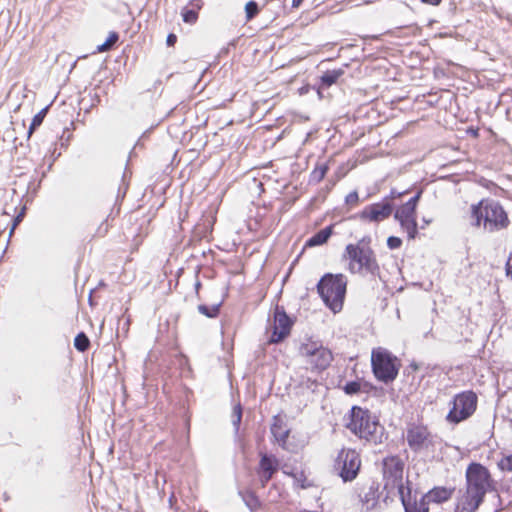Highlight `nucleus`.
I'll return each mask as SVG.
<instances>
[{
    "label": "nucleus",
    "mask_w": 512,
    "mask_h": 512,
    "mask_svg": "<svg viewBox=\"0 0 512 512\" xmlns=\"http://www.w3.org/2000/svg\"><path fill=\"white\" fill-rule=\"evenodd\" d=\"M332 360V352L321 344L315 356L308 363L317 369L324 370L330 365Z\"/></svg>",
    "instance_id": "nucleus-16"
},
{
    "label": "nucleus",
    "mask_w": 512,
    "mask_h": 512,
    "mask_svg": "<svg viewBox=\"0 0 512 512\" xmlns=\"http://www.w3.org/2000/svg\"><path fill=\"white\" fill-rule=\"evenodd\" d=\"M343 74V69H334L324 72L320 77V88H328L332 86Z\"/></svg>",
    "instance_id": "nucleus-21"
},
{
    "label": "nucleus",
    "mask_w": 512,
    "mask_h": 512,
    "mask_svg": "<svg viewBox=\"0 0 512 512\" xmlns=\"http://www.w3.org/2000/svg\"><path fill=\"white\" fill-rule=\"evenodd\" d=\"M347 395H354L362 391V384L359 381H349L343 387Z\"/></svg>",
    "instance_id": "nucleus-31"
},
{
    "label": "nucleus",
    "mask_w": 512,
    "mask_h": 512,
    "mask_svg": "<svg viewBox=\"0 0 512 512\" xmlns=\"http://www.w3.org/2000/svg\"><path fill=\"white\" fill-rule=\"evenodd\" d=\"M303 1L304 0H292V7L298 8L303 3Z\"/></svg>",
    "instance_id": "nucleus-46"
},
{
    "label": "nucleus",
    "mask_w": 512,
    "mask_h": 512,
    "mask_svg": "<svg viewBox=\"0 0 512 512\" xmlns=\"http://www.w3.org/2000/svg\"><path fill=\"white\" fill-rule=\"evenodd\" d=\"M423 220H424V222H425L426 224H429V223H430V220H428V219H423Z\"/></svg>",
    "instance_id": "nucleus-48"
},
{
    "label": "nucleus",
    "mask_w": 512,
    "mask_h": 512,
    "mask_svg": "<svg viewBox=\"0 0 512 512\" xmlns=\"http://www.w3.org/2000/svg\"><path fill=\"white\" fill-rule=\"evenodd\" d=\"M466 489L459 497L457 509L476 512L483 503L485 495L495 490V482L489 470L478 462H471L465 472Z\"/></svg>",
    "instance_id": "nucleus-1"
},
{
    "label": "nucleus",
    "mask_w": 512,
    "mask_h": 512,
    "mask_svg": "<svg viewBox=\"0 0 512 512\" xmlns=\"http://www.w3.org/2000/svg\"><path fill=\"white\" fill-rule=\"evenodd\" d=\"M24 213H25V207L22 208V210L19 214H22V217H24Z\"/></svg>",
    "instance_id": "nucleus-47"
},
{
    "label": "nucleus",
    "mask_w": 512,
    "mask_h": 512,
    "mask_svg": "<svg viewBox=\"0 0 512 512\" xmlns=\"http://www.w3.org/2000/svg\"><path fill=\"white\" fill-rule=\"evenodd\" d=\"M407 193H408V190L399 192L396 189H392L391 192H390V195L388 197H386L385 199H387V201L398 199V198L402 197L403 195H405Z\"/></svg>",
    "instance_id": "nucleus-39"
},
{
    "label": "nucleus",
    "mask_w": 512,
    "mask_h": 512,
    "mask_svg": "<svg viewBox=\"0 0 512 512\" xmlns=\"http://www.w3.org/2000/svg\"><path fill=\"white\" fill-rule=\"evenodd\" d=\"M353 434L368 442L377 444L382 442L384 428L379 424L376 417L372 416L368 409L353 406L350 413V420L346 424Z\"/></svg>",
    "instance_id": "nucleus-3"
},
{
    "label": "nucleus",
    "mask_w": 512,
    "mask_h": 512,
    "mask_svg": "<svg viewBox=\"0 0 512 512\" xmlns=\"http://www.w3.org/2000/svg\"><path fill=\"white\" fill-rule=\"evenodd\" d=\"M361 459L354 449H342L334 463V469L344 482L354 480L360 470Z\"/></svg>",
    "instance_id": "nucleus-10"
},
{
    "label": "nucleus",
    "mask_w": 512,
    "mask_h": 512,
    "mask_svg": "<svg viewBox=\"0 0 512 512\" xmlns=\"http://www.w3.org/2000/svg\"><path fill=\"white\" fill-rule=\"evenodd\" d=\"M347 289V278L343 274H324L318 284L317 292L324 304L334 313L340 312Z\"/></svg>",
    "instance_id": "nucleus-4"
},
{
    "label": "nucleus",
    "mask_w": 512,
    "mask_h": 512,
    "mask_svg": "<svg viewBox=\"0 0 512 512\" xmlns=\"http://www.w3.org/2000/svg\"><path fill=\"white\" fill-rule=\"evenodd\" d=\"M119 40V35L117 32H111L107 38V40L99 45L97 47V51L98 52H105V51H110L114 46L115 44L118 42Z\"/></svg>",
    "instance_id": "nucleus-27"
},
{
    "label": "nucleus",
    "mask_w": 512,
    "mask_h": 512,
    "mask_svg": "<svg viewBox=\"0 0 512 512\" xmlns=\"http://www.w3.org/2000/svg\"><path fill=\"white\" fill-rule=\"evenodd\" d=\"M221 304H222L221 302L218 304H214L212 306L200 304V305H198L197 309L200 314H202L208 318H216L220 313Z\"/></svg>",
    "instance_id": "nucleus-24"
},
{
    "label": "nucleus",
    "mask_w": 512,
    "mask_h": 512,
    "mask_svg": "<svg viewBox=\"0 0 512 512\" xmlns=\"http://www.w3.org/2000/svg\"><path fill=\"white\" fill-rule=\"evenodd\" d=\"M260 12L259 5L256 1L250 0L245 5V16L247 21H251Z\"/></svg>",
    "instance_id": "nucleus-28"
},
{
    "label": "nucleus",
    "mask_w": 512,
    "mask_h": 512,
    "mask_svg": "<svg viewBox=\"0 0 512 512\" xmlns=\"http://www.w3.org/2000/svg\"><path fill=\"white\" fill-rule=\"evenodd\" d=\"M416 217V208L408 203H404L394 213V218Z\"/></svg>",
    "instance_id": "nucleus-25"
},
{
    "label": "nucleus",
    "mask_w": 512,
    "mask_h": 512,
    "mask_svg": "<svg viewBox=\"0 0 512 512\" xmlns=\"http://www.w3.org/2000/svg\"><path fill=\"white\" fill-rule=\"evenodd\" d=\"M321 346V343L318 341L308 340L305 343H302L299 347V354L309 362L313 356H315L316 352Z\"/></svg>",
    "instance_id": "nucleus-22"
},
{
    "label": "nucleus",
    "mask_w": 512,
    "mask_h": 512,
    "mask_svg": "<svg viewBox=\"0 0 512 512\" xmlns=\"http://www.w3.org/2000/svg\"><path fill=\"white\" fill-rule=\"evenodd\" d=\"M74 347L79 352H85L90 347V340L84 332H80L74 338Z\"/></svg>",
    "instance_id": "nucleus-26"
},
{
    "label": "nucleus",
    "mask_w": 512,
    "mask_h": 512,
    "mask_svg": "<svg viewBox=\"0 0 512 512\" xmlns=\"http://www.w3.org/2000/svg\"><path fill=\"white\" fill-rule=\"evenodd\" d=\"M23 217H22V214H18L14 220H13V225H12V228L10 230V235L13 233L14 229L16 228V226L22 221Z\"/></svg>",
    "instance_id": "nucleus-43"
},
{
    "label": "nucleus",
    "mask_w": 512,
    "mask_h": 512,
    "mask_svg": "<svg viewBox=\"0 0 512 512\" xmlns=\"http://www.w3.org/2000/svg\"><path fill=\"white\" fill-rule=\"evenodd\" d=\"M505 272L506 275L512 279V251L510 252L508 260L505 264Z\"/></svg>",
    "instance_id": "nucleus-41"
},
{
    "label": "nucleus",
    "mask_w": 512,
    "mask_h": 512,
    "mask_svg": "<svg viewBox=\"0 0 512 512\" xmlns=\"http://www.w3.org/2000/svg\"><path fill=\"white\" fill-rule=\"evenodd\" d=\"M423 4L433 5V6H439L442 2V0H420Z\"/></svg>",
    "instance_id": "nucleus-44"
},
{
    "label": "nucleus",
    "mask_w": 512,
    "mask_h": 512,
    "mask_svg": "<svg viewBox=\"0 0 512 512\" xmlns=\"http://www.w3.org/2000/svg\"><path fill=\"white\" fill-rule=\"evenodd\" d=\"M378 490L379 484L373 482L369 487V490L361 496V502L366 506L367 510L373 509L376 506L379 498Z\"/></svg>",
    "instance_id": "nucleus-19"
},
{
    "label": "nucleus",
    "mask_w": 512,
    "mask_h": 512,
    "mask_svg": "<svg viewBox=\"0 0 512 512\" xmlns=\"http://www.w3.org/2000/svg\"><path fill=\"white\" fill-rule=\"evenodd\" d=\"M183 21L189 24H193L196 22L198 18V14L196 11L191 9H186L182 12Z\"/></svg>",
    "instance_id": "nucleus-33"
},
{
    "label": "nucleus",
    "mask_w": 512,
    "mask_h": 512,
    "mask_svg": "<svg viewBox=\"0 0 512 512\" xmlns=\"http://www.w3.org/2000/svg\"><path fill=\"white\" fill-rule=\"evenodd\" d=\"M410 497L411 488L407 486V491L399 495L405 512H429L428 503L423 498V496L420 498L419 501L415 500L413 503L410 501Z\"/></svg>",
    "instance_id": "nucleus-14"
},
{
    "label": "nucleus",
    "mask_w": 512,
    "mask_h": 512,
    "mask_svg": "<svg viewBox=\"0 0 512 512\" xmlns=\"http://www.w3.org/2000/svg\"><path fill=\"white\" fill-rule=\"evenodd\" d=\"M270 430L275 441L283 449H287V439L289 437L290 430L286 428L283 419L279 415L273 417V423L271 425Z\"/></svg>",
    "instance_id": "nucleus-13"
},
{
    "label": "nucleus",
    "mask_w": 512,
    "mask_h": 512,
    "mask_svg": "<svg viewBox=\"0 0 512 512\" xmlns=\"http://www.w3.org/2000/svg\"><path fill=\"white\" fill-rule=\"evenodd\" d=\"M369 242V237L362 238L358 244H348L345 248V256L350 260L349 271L351 273H360L365 271L372 276L379 275L380 268L376 261L374 252L371 248L361 246L364 242Z\"/></svg>",
    "instance_id": "nucleus-6"
},
{
    "label": "nucleus",
    "mask_w": 512,
    "mask_h": 512,
    "mask_svg": "<svg viewBox=\"0 0 512 512\" xmlns=\"http://www.w3.org/2000/svg\"><path fill=\"white\" fill-rule=\"evenodd\" d=\"M293 320L287 315L283 306L276 305L270 325L271 335L269 343L278 344L284 341L291 332Z\"/></svg>",
    "instance_id": "nucleus-11"
},
{
    "label": "nucleus",
    "mask_w": 512,
    "mask_h": 512,
    "mask_svg": "<svg viewBox=\"0 0 512 512\" xmlns=\"http://www.w3.org/2000/svg\"><path fill=\"white\" fill-rule=\"evenodd\" d=\"M455 491V488H447V487H434L430 491H428L425 495H423V498L426 500V502L429 504L430 502L434 503H442L447 500H449L453 493Z\"/></svg>",
    "instance_id": "nucleus-15"
},
{
    "label": "nucleus",
    "mask_w": 512,
    "mask_h": 512,
    "mask_svg": "<svg viewBox=\"0 0 512 512\" xmlns=\"http://www.w3.org/2000/svg\"><path fill=\"white\" fill-rule=\"evenodd\" d=\"M499 467L501 470L512 471V455H509L502 459L499 463Z\"/></svg>",
    "instance_id": "nucleus-38"
},
{
    "label": "nucleus",
    "mask_w": 512,
    "mask_h": 512,
    "mask_svg": "<svg viewBox=\"0 0 512 512\" xmlns=\"http://www.w3.org/2000/svg\"><path fill=\"white\" fill-rule=\"evenodd\" d=\"M260 460L257 469L275 475L279 469V460L273 454L259 453Z\"/></svg>",
    "instance_id": "nucleus-17"
},
{
    "label": "nucleus",
    "mask_w": 512,
    "mask_h": 512,
    "mask_svg": "<svg viewBox=\"0 0 512 512\" xmlns=\"http://www.w3.org/2000/svg\"><path fill=\"white\" fill-rule=\"evenodd\" d=\"M231 417L234 430L237 433L239 431L240 423L242 420V407L240 404L234 406Z\"/></svg>",
    "instance_id": "nucleus-30"
},
{
    "label": "nucleus",
    "mask_w": 512,
    "mask_h": 512,
    "mask_svg": "<svg viewBox=\"0 0 512 512\" xmlns=\"http://www.w3.org/2000/svg\"><path fill=\"white\" fill-rule=\"evenodd\" d=\"M327 171H328V166L326 164L317 166L311 174L312 179L317 182L321 181L325 177Z\"/></svg>",
    "instance_id": "nucleus-32"
},
{
    "label": "nucleus",
    "mask_w": 512,
    "mask_h": 512,
    "mask_svg": "<svg viewBox=\"0 0 512 512\" xmlns=\"http://www.w3.org/2000/svg\"><path fill=\"white\" fill-rule=\"evenodd\" d=\"M371 366L376 379L385 384L393 382L400 369L398 358L381 347L372 350Z\"/></svg>",
    "instance_id": "nucleus-7"
},
{
    "label": "nucleus",
    "mask_w": 512,
    "mask_h": 512,
    "mask_svg": "<svg viewBox=\"0 0 512 512\" xmlns=\"http://www.w3.org/2000/svg\"><path fill=\"white\" fill-rule=\"evenodd\" d=\"M477 403L478 397L473 391H464L455 395L446 420L450 423L458 424L468 419L476 411Z\"/></svg>",
    "instance_id": "nucleus-8"
},
{
    "label": "nucleus",
    "mask_w": 512,
    "mask_h": 512,
    "mask_svg": "<svg viewBox=\"0 0 512 512\" xmlns=\"http://www.w3.org/2000/svg\"><path fill=\"white\" fill-rule=\"evenodd\" d=\"M406 441L409 448L415 453L433 451L437 442V436L432 434L427 426L412 423L407 427Z\"/></svg>",
    "instance_id": "nucleus-9"
},
{
    "label": "nucleus",
    "mask_w": 512,
    "mask_h": 512,
    "mask_svg": "<svg viewBox=\"0 0 512 512\" xmlns=\"http://www.w3.org/2000/svg\"><path fill=\"white\" fill-rule=\"evenodd\" d=\"M471 226L480 228L483 226L484 230L489 233L506 229L510 220L507 212L500 204L499 201L486 198L480 200L470 207Z\"/></svg>",
    "instance_id": "nucleus-2"
},
{
    "label": "nucleus",
    "mask_w": 512,
    "mask_h": 512,
    "mask_svg": "<svg viewBox=\"0 0 512 512\" xmlns=\"http://www.w3.org/2000/svg\"><path fill=\"white\" fill-rule=\"evenodd\" d=\"M242 499L246 506L249 508L251 512H256V510L261 506V503L254 492L247 491L245 493L240 492Z\"/></svg>",
    "instance_id": "nucleus-23"
},
{
    "label": "nucleus",
    "mask_w": 512,
    "mask_h": 512,
    "mask_svg": "<svg viewBox=\"0 0 512 512\" xmlns=\"http://www.w3.org/2000/svg\"><path fill=\"white\" fill-rule=\"evenodd\" d=\"M382 471L386 491L384 502L387 504L388 500L393 501L395 496L407 491L403 483L404 462L399 456H387L382 460Z\"/></svg>",
    "instance_id": "nucleus-5"
},
{
    "label": "nucleus",
    "mask_w": 512,
    "mask_h": 512,
    "mask_svg": "<svg viewBox=\"0 0 512 512\" xmlns=\"http://www.w3.org/2000/svg\"><path fill=\"white\" fill-rule=\"evenodd\" d=\"M361 384H362L361 392L368 393L373 388V386L368 382H361Z\"/></svg>",
    "instance_id": "nucleus-45"
},
{
    "label": "nucleus",
    "mask_w": 512,
    "mask_h": 512,
    "mask_svg": "<svg viewBox=\"0 0 512 512\" xmlns=\"http://www.w3.org/2000/svg\"><path fill=\"white\" fill-rule=\"evenodd\" d=\"M47 110H48V108L46 107V108L42 109L40 112H38L33 117L32 122L29 127V130H28L29 137L33 133V131L36 130L42 124V122L46 116Z\"/></svg>",
    "instance_id": "nucleus-29"
},
{
    "label": "nucleus",
    "mask_w": 512,
    "mask_h": 512,
    "mask_svg": "<svg viewBox=\"0 0 512 512\" xmlns=\"http://www.w3.org/2000/svg\"><path fill=\"white\" fill-rule=\"evenodd\" d=\"M393 212V205L387 199L379 203L366 206L359 214L360 219L370 222H381L387 219Z\"/></svg>",
    "instance_id": "nucleus-12"
},
{
    "label": "nucleus",
    "mask_w": 512,
    "mask_h": 512,
    "mask_svg": "<svg viewBox=\"0 0 512 512\" xmlns=\"http://www.w3.org/2000/svg\"><path fill=\"white\" fill-rule=\"evenodd\" d=\"M358 201H359V196H358V193L357 191H352L350 192L346 198H345V202L346 204L348 205H351V206H355L358 204Z\"/></svg>",
    "instance_id": "nucleus-37"
},
{
    "label": "nucleus",
    "mask_w": 512,
    "mask_h": 512,
    "mask_svg": "<svg viewBox=\"0 0 512 512\" xmlns=\"http://www.w3.org/2000/svg\"><path fill=\"white\" fill-rule=\"evenodd\" d=\"M422 190H419L411 199H409L406 203L410 204L414 208H417L418 202L421 198Z\"/></svg>",
    "instance_id": "nucleus-40"
},
{
    "label": "nucleus",
    "mask_w": 512,
    "mask_h": 512,
    "mask_svg": "<svg viewBox=\"0 0 512 512\" xmlns=\"http://www.w3.org/2000/svg\"><path fill=\"white\" fill-rule=\"evenodd\" d=\"M176 42H177V36L173 33L168 34V36L166 38L167 46H169V47L174 46Z\"/></svg>",
    "instance_id": "nucleus-42"
},
{
    "label": "nucleus",
    "mask_w": 512,
    "mask_h": 512,
    "mask_svg": "<svg viewBox=\"0 0 512 512\" xmlns=\"http://www.w3.org/2000/svg\"><path fill=\"white\" fill-rule=\"evenodd\" d=\"M402 245V240L401 238L397 237V236H390L388 237L387 239V246L394 250V249H398L400 248Z\"/></svg>",
    "instance_id": "nucleus-36"
},
{
    "label": "nucleus",
    "mask_w": 512,
    "mask_h": 512,
    "mask_svg": "<svg viewBox=\"0 0 512 512\" xmlns=\"http://www.w3.org/2000/svg\"><path fill=\"white\" fill-rule=\"evenodd\" d=\"M403 230L407 232L409 239H415L418 234V224L416 217L409 218H395Z\"/></svg>",
    "instance_id": "nucleus-20"
},
{
    "label": "nucleus",
    "mask_w": 512,
    "mask_h": 512,
    "mask_svg": "<svg viewBox=\"0 0 512 512\" xmlns=\"http://www.w3.org/2000/svg\"><path fill=\"white\" fill-rule=\"evenodd\" d=\"M258 476H259V482H260V485L261 487H265L267 485V483L273 478V474L271 473H267V472H263L261 470H256Z\"/></svg>",
    "instance_id": "nucleus-34"
},
{
    "label": "nucleus",
    "mask_w": 512,
    "mask_h": 512,
    "mask_svg": "<svg viewBox=\"0 0 512 512\" xmlns=\"http://www.w3.org/2000/svg\"><path fill=\"white\" fill-rule=\"evenodd\" d=\"M333 233V225H329L321 230H319L317 233H315L312 237H310L306 245L313 247V246H319L323 245L328 241V239L331 237Z\"/></svg>",
    "instance_id": "nucleus-18"
},
{
    "label": "nucleus",
    "mask_w": 512,
    "mask_h": 512,
    "mask_svg": "<svg viewBox=\"0 0 512 512\" xmlns=\"http://www.w3.org/2000/svg\"><path fill=\"white\" fill-rule=\"evenodd\" d=\"M289 475L292 476L297 483H299L301 488L305 489L308 487V485L305 484L306 476L303 471L299 473H289Z\"/></svg>",
    "instance_id": "nucleus-35"
}]
</instances>
